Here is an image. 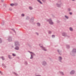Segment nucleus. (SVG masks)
<instances>
[{
	"instance_id": "nucleus-1",
	"label": "nucleus",
	"mask_w": 76,
	"mask_h": 76,
	"mask_svg": "<svg viewBox=\"0 0 76 76\" xmlns=\"http://www.w3.org/2000/svg\"><path fill=\"white\" fill-rule=\"evenodd\" d=\"M49 23L50 24V25H53V22H52V20H51L50 19L49 20Z\"/></svg>"
},
{
	"instance_id": "nucleus-2",
	"label": "nucleus",
	"mask_w": 76,
	"mask_h": 76,
	"mask_svg": "<svg viewBox=\"0 0 76 76\" xmlns=\"http://www.w3.org/2000/svg\"><path fill=\"white\" fill-rule=\"evenodd\" d=\"M75 73V72L73 71H72L70 73V74L72 75V74H73Z\"/></svg>"
},
{
	"instance_id": "nucleus-3",
	"label": "nucleus",
	"mask_w": 76,
	"mask_h": 76,
	"mask_svg": "<svg viewBox=\"0 0 76 76\" xmlns=\"http://www.w3.org/2000/svg\"><path fill=\"white\" fill-rule=\"evenodd\" d=\"M66 35V34L65 33H63L62 34V35L63 36H64V37H65Z\"/></svg>"
},
{
	"instance_id": "nucleus-4",
	"label": "nucleus",
	"mask_w": 76,
	"mask_h": 76,
	"mask_svg": "<svg viewBox=\"0 0 76 76\" xmlns=\"http://www.w3.org/2000/svg\"><path fill=\"white\" fill-rule=\"evenodd\" d=\"M37 1H38V2H39V3L40 4H42V2H41V1H40V0H37Z\"/></svg>"
},
{
	"instance_id": "nucleus-5",
	"label": "nucleus",
	"mask_w": 76,
	"mask_h": 76,
	"mask_svg": "<svg viewBox=\"0 0 76 76\" xmlns=\"http://www.w3.org/2000/svg\"><path fill=\"white\" fill-rule=\"evenodd\" d=\"M76 49H74L73 50V52L74 53H75V52H76Z\"/></svg>"
},
{
	"instance_id": "nucleus-6",
	"label": "nucleus",
	"mask_w": 76,
	"mask_h": 76,
	"mask_svg": "<svg viewBox=\"0 0 76 76\" xmlns=\"http://www.w3.org/2000/svg\"><path fill=\"white\" fill-rule=\"evenodd\" d=\"M43 48V50H44V51H47V49H46L45 48Z\"/></svg>"
},
{
	"instance_id": "nucleus-7",
	"label": "nucleus",
	"mask_w": 76,
	"mask_h": 76,
	"mask_svg": "<svg viewBox=\"0 0 76 76\" xmlns=\"http://www.w3.org/2000/svg\"><path fill=\"white\" fill-rule=\"evenodd\" d=\"M69 29H70V31H73V28L71 27H70L69 28Z\"/></svg>"
},
{
	"instance_id": "nucleus-8",
	"label": "nucleus",
	"mask_w": 76,
	"mask_h": 76,
	"mask_svg": "<svg viewBox=\"0 0 76 76\" xmlns=\"http://www.w3.org/2000/svg\"><path fill=\"white\" fill-rule=\"evenodd\" d=\"M10 5L11 6H14V4H10Z\"/></svg>"
},
{
	"instance_id": "nucleus-9",
	"label": "nucleus",
	"mask_w": 76,
	"mask_h": 76,
	"mask_svg": "<svg viewBox=\"0 0 76 76\" xmlns=\"http://www.w3.org/2000/svg\"><path fill=\"white\" fill-rule=\"evenodd\" d=\"M31 59L33 58V56H32V54H31V57L30 58Z\"/></svg>"
},
{
	"instance_id": "nucleus-10",
	"label": "nucleus",
	"mask_w": 76,
	"mask_h": 76,
	"mask_svg": "<svg viewBox=\"0 0 76 76\" xmlns=\"http://www.w3.org/2000/svg\"><path fill=\"white\" fill-rule=\"evenodd\" d=\"M15 50H19V48L17 47L15 48Z\"/></svg>"
},
{
	"instance_id": "nucleus-11",
	"label": "nucleus",
	"mask_w": 76,
	"mask_h": 76,
	"mask_svg": "<svg viewBox=\"0 0 76 76\" xmlns=\"http://www.w3.org/2000/svg\"><path fill=\"white\" fill-rule=\"evenodd\" d=\"M37 25L38 26H40V24H39V23H37Z\"/></svg>"
},
{
	"instance_id": "nucleus-12",
	"label": "nucleus",
	"mask_w": 76,
	"mask_h": 76,
	"mask_svg": "<svg viewBox=\"0 0 76 76\" xmlns=\"http://www.w3.org/2000/svg\"><path fill=\"white\" fill-rule=\"evenodd\" d=\"M29 9H30V10H32V7H29Z\"/></svg>"
},
{
	"instance_id": "nucleus-13",
	"label": "nucleus",
	"mask_w": 76,
	"mask_h": 76,
	"mask_svg": "<svg viewBox=\"0 0 76 76\" xmlns=\"http://www.w3.org/2000/svg\"><path fill=\"white\" fill-rule=\"evenodd\" d=\"M12 56H16V55L14 53L12 54Z\"/></svg>"
},
{
	"instance_id": "nucleus-14",
	"label": "nucleus",
	"mask_w": 76,
	"mask_h": 76,
	"mask_svg": "<svg viewBox=\"0 0 76 76\" xmlns=\"http://www.w3.org/2000/svg\"><path fill=\"white\" fill-rule=\"evenodd\" d=\"M65 17L67 19H68L69 18V17L67 16H65Z\"/></svg>"
},
{
	"instance_id": "nucleus-15",
	"label": "nucleus",
	"mask_w": 76,
	"mask_h": 76,
	"mask_svg": "<svg viewBox=\"0 0 76 76\" xmlns=\"http://www.w3.org/2000/svg\"><path fill=\"white\" fill-rule=\"evenodd\" d=\"M52 37L53 38H54V37H55V36H54V35H53L52 36Z\"/></svg>"
},
{
	"instance_id": "nucleus-16",
	"label": "nucleus",
	"mask_w": 76,
	"mask_h": 76,
	"mask_svg": "<svg viewBox=\"0 0 76 76\" xmlns=\"http://www.w3.org/2000/svg\"><path fill=\"white\" fill-rule=\"evenodd\" d=\"M10 40H9V39H8L9 41H12V39L11 38H10Z\"/></svg>"
},
{
	"instance_id": "nucleus-17",
	"label": "nucleus",
	"mask_w": 76,
	"mask_h": 76,
	"mask_svg": "<svg viewBox=\"0 0 76 76\" xmlns=\"http://www.w3.org/2000/svg\"><path fill=\"white\" fill-rule=\"evenodd\" d=\"M9 57L10 58H11V56H9Z\"/></svg>"
},
{
	"instance_id": "nucleus-18",
	"label": "nucleus",
	"mask_w": 76,
	"mask_h": 76,
	"mask_svg": "<svg viewBox=\"0 0 76 76\" xmlns=\"http://www.w3.org/2000/svg\"><path fill=\"white\" fill-rule=\"evenodd\" d=\"M21 16H24V14H22L21 15Z\"/></svg>"
},
{
	"instance_id": "nucleus-19",
	"label": "nucleus",
	"mask_w": 76,
	"mask_h": 76,
	"mask_svg": "<svg viewBox=\"0 0 76 76\" xmlns=\"http://www.w3.org/2000/svg\"><path fill=\"white\" fill-rule=\"evenodd\" d=\"M1 58H2V60H4V58H3V57H2Z\"/></svg>"
},
{
	"instance_id": "nucleus-20",
	"label": "nucleus",
	"mask_w": 76,
	"mask_h": 76,
	"mask_svg": "<svg viewBox=\"0 0 76 76\" xmlns=\"http://www.w3.org/2000/svg\"><path fill=\"white\" fill-rule=\"evenodd\" d=\"M30 53H32V54H34V53H32V52H30Z\"/></svg>"
},
{
	"instance_id": "nucleus-21",
	"label": "nucleus",
	"mask_w": 76,
	"mask_h": 76,
	"mask_svg": "<svg viewBox=\"0 0 76 76\" xmlns=\"http://www.w3.org/2000/svg\"><path fill=\"white\" fill-rule=\"evenodd\" d=\"M51 31H49V34H51Z\"/></svg>"
},
{
	"instance_id": "nucleus-22",
	"label": "nucleus",
	"mask_w": 76,
	"mask_h": 76,
	"mask_svg": "<svg viewBox=\"0 0 76 76\" xmlns=\"http://www.w3.org/2000/svg\"><path fill=\"white\" fill-rule=\"evenodd\" d=\"M61 57H59V60H60L61 59Z\"/></svg>"
},
{
	"instance_id": "nucleus-23",
	"label": "nucleus",
	"mask_w": 76,
	"mask_h": 76,
	"mask_svg": "<svg viewBox=\"0 0 76 76\" xmlns=\"http://www.w3.org/2000/svg\"><path fill=\"white\" fill-rule=\"evenodd\" d=\"M69 14H70V15H72V12H69Z\"/></svg>"
},
{
	"instance_id": "nucleus-24",
	"label": "nucleus",
	"mask_w": 76,
	"mask_h": 76,
	"mask_svg": "<svg viewBox=\"0 0 76 76\" xmlns=\"http://www.w3.org/2000/svg\"><path fill=\"white\" fill-rule=\"evenodd\" d=\"M1 42V39H0V42Z\"/></svg>"
},
{
	"instance_id": "nucleus-25",
	"label": "nucleus",
	"mask_w": 76,
	"mask_h": 76,
	"mask_svg": "<svg viewBox=\"0 0 76 76\" xmlns=\"http://www.w3.org/2000/svg\"><path fill=\"white\" fill-rule=\"evenodd\" d=\"M61 74H62V75H63V73L61 72Z\"/></svg>"
},
{
	"instance_id": "nucleus-26",
	"label": "nucleus",
	"mask_w": 76,
	"mask_h": 76,
	"mask_svg": "<svg viewBox=\"0 0 76 76\" xmlns=\"http://www.w3.org/2000/svg\"><path fill=\"white\" fill-rule=\"evenodd\" d=\"M36 34H37V35H38V33H36Z\"/></svg>"
},
{
	"instance_id": "nucleus-27",
	"label": "nucleus",
	"mask_w": 76,
	"mask_h": 76,
	"mask_svg": "<svg viewBox=\"0 0 76 76\" xmlns=\"http://www.w3.org/2000/svg\"><path fill=\"white\" fill-rule=\"evenodd\" d=\"M44 63L45 64H46V62H44Z\"/></svg>"
},
{
	"instance_id": "nucleus-28",
	"label": "nucleus",
	"mask_w": 76,
	"mask_h": 76,
	"mask_svg": "<svg viewBox=\"0 0 76 76\" xmlns=\"http://www.w3.org/2000/svg\"><path fill=\"white\" fill-rule=\"evenodd\" d=\"M72 1H75V0H72Z\"/></svg>"
},
{
	"instance_id": "nucleus-29",
	"label": "nucleus",
	"mask_w": 76,
	"mask_h": 76,
	"mask_svg": "<svg viewBox=\"0 0 76 76\" xmlns=\"http://www.w3.org/2000/svg\"><path fill=\"white\" fill-rule=\"evenodd\" d=\"M43 65H45V64H43Z\"/></svg>"
},
{
	"instance_id": "nucleus-30",
	"label": "nucleus",
	"mask_w": 76,
	"mask_h": 76,
	"mask_svg": "<svg viewBox=\"0 0 76 76\" xmlns=\"http://www.w3.org/2000/svg\"><path fill=\"white\" fill-rule=\"evenodd\" d=\"M40 76V75H38V76Z\"/></svg>"
},
{
	"instance_id": "nucleus-31",
	"label": "nucleus",
	"mask_w": 76,
	"mask_h": 76,
	"mask_svg": "<svg viewBox=\"0 0 76 76\" xmlns=\"http://www.w3.org/2000/svg\"><path fill=\"white\" fill-rule=\"evenodd\" d=\"M15 75H16V74H15Z\"/></svg>"
}]
</instances>
